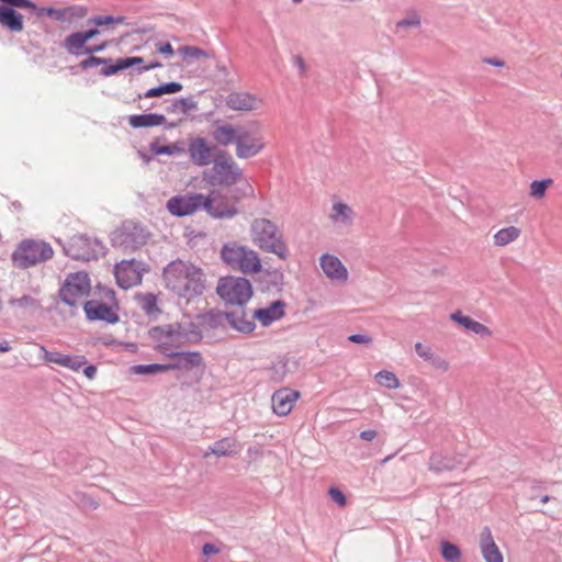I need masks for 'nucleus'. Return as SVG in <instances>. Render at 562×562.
Wrapping results in <instances>:
<instances>
[{"label":"nucleus","instance_id":"f257e3e1","mask_svg":"<svg viewBox=\"0 0 562 562\" xmlns=\"http://www.w3.org/2000/svg\"><path fill=\"white\" fill-rule=\"evenodd\" d=\"M164 281L167 289L188 301L202 294L205 288L203 270L180 259L171 261L165 268Z\"/></svg>","mask_w":562,"mask_h":562},{"label":"nucleus","instance_id":"f03ea898","mask_svg":"<svg viewBox=\"0 0 562 562\" xmlns=\"http://www.w3.org/2000/svg\"><path fill=\"white\" fill-rule=\"evenodd\" d=\"M249 239L263 252L288 260L290 248L279 225L266 217H255L249 224Z\"/></svg>","mask_w":562,"mask_h":562},{"label":"nucleus","instance_id":"7ed1b4c3","mask_svg":"<svg viewBox=\"0 0 562 562\" xmlns=\"http://www.w3.org/2000/svg\"><path fill=\"white\" fill-rule=\"evenodd\" d=\"M203 179L214 187H232L240 184L243 195L252 193V188L244 177L240 167L225 153H221L213 161V166L203 171Z\"/></svg>","mask_w":562,"mask_h":562},{"label":"nucleus","instance_id":"20e7f679","mask_svg":"<svg viewBox=\"0 0 562 562\" xmlns=\"http://www.w3.org/2000/svg\"><path fill=\"white\" fill-rule=\"evenodd\" d=\"M221 258L229 268L244 274L252 276L262 271L260 255L250 247L236 241L222 247Z\"/></svg>","mask_w":562,"mask_h":562},{"label":"nucleus","instance_id":"39448f33","mask_svg":"<svg viewBox=\"0 0 562 562\" xmlns=\"http://www.w3.org/2000/svg\"><path fill=\"white\" fill-rule=\"evenodd\" d=\"M148 336L154 349L167 358L184 348L189 341V334L178 324L156 326Z\"/></svg>","mask_w":562,"mask_h":562},{"label":"nucleus","instance_id":"423d86ee","mask_svg":"<svg viewBox=\"0 0 562 562\" xmlns=\"http://www.w3.org/2000/svg\"><path fill=\"white\" fill-rule=\"evenodd\" d=\"M216 293L226 304L243 306L251 299L254 290L248 279L227 276L218 280Z\"/></svg>","mask_w":562,"mask_h":562},{"label":"nucleus","instance_id":"0eeeda50","mask_svg":"<svg viewBox=\"0 0 562 562\" xmlns=\"http://www.w3.org/2000/svg\"><path fill=\"white\" fill-rule=\"evenodd\" d=\"M101 296L105 302L91 299L83 303L87 319L90 322L102 321L106 324L119 323V303L115 299V292L111 289H103Z\"/></svg>","mask_w":562,"mask_h":562},{"label":"nucleus","instance_id":"6e6552de","mask_svg":"<svg viewBox=\"0 0 562 562\" xmlns=\"http://www.w3.org/2000/svg\"><path fill=\"white\" fill-rule=\"evenodd\" d=\"M52 247L41 240H23L12 255L14 265L26 269L53 257Z\"/></svg>","mask_w":562,"mask_h":562},{"label":"nucleus","instance_id":"1a4fd4ad","mask_svg":"<svg viewBox=\"0 0 562 562\" xmlns=\"http://www.w3.org/2000/svg\"><path fill=\"white\" fill-rule=\"evenodd\" d=\"M239 199V196L229 199L220 191H212L204 196L202 207L213 217H233L237 214L236 203Z\"/></svg>","mask_w":562,"mask_h":562},{"label":"nucleus","instance_id":"9d476101","mask_svg":"<svg viewBox=\"0 0 562 562\" xmlns=\"http://www.w3.org/2000/svg\"><path fill=\"white\" fill-rule=\"evenodd\" d=\"M145 265L136 260H122L115 266L116 282L122 289L133 288L142 282Z\"/></svg>","mask_w":562,"mask_h":562},{"label":"nucleus","instance_id":"9b49d317","mask_svg":"<svg viewBox=\"0 0 562 562\" xmlns=\"http://www.w3.org/2000/svg\"><path fill=\"white\" fill-rule=\"evenodd\" d=\"M235 146L237 157L250 158L260 154L266 143L260 133L240 127Z\"/></svg>","mask_w":562,"mask_h":562},{"label":"nucleus","instance_id":"f8f14e48","mask_svg":"<svg viewBox=\"0 0 562 562\" xmlns=\"http://www.w3.org/2000/svg\"><path fill=\"white\" fill-rule=\"evenodd\" d=\"M171 362L167 363L168 371L177 370L190 372L194 370H204V358L200 351L183 350V348L169 357Z\"/></svg>","mask_w":562,"mask_h":562},{"label":"nucleus","instance_id":"ddd939ff","mask_svg":"<svg viewBox=\"0 0 562 562\" xmlns=\"http://www.w3.org/2000/svg\"><path fill=\"white\" fill-rule=\"evenodd\" d=\"M203 202L204 195L200 193L177 195L167 202V209L172 215L187 216L201 209Z\"/></svg>","mask_w":562,"mask_h":562},{"label":"nucleus","instance_id":"4468645a","mask_svg":"<svg viewBox=\"0 0 562 562\" xmlns=\"http://www.w3.org/2000/svg\"><path fill=\"white\" fill-rule=\"evenodd\" d=\"M72 258L89 261L103 252V246L97 238L80 234L72 238Z\"/></svg>","mask_w":562,"mask_h":562},{"label":"nucleus","instance_id":"2eb2a0df","mask_svg":"<svg viewBox=\"0 0 562 562\" xmlns=\"http://www.w3.org/2000/svg\"><path fill=\"white\" fill-rule=\"evenodd\" d=\"M214 147L203 137H193L188 143V155L193 165L204 167L213 160Z\"/></svg>","mask_w":562,"mask_h":562},{"label":"nucleus","instance_id":"dca6fc26","mask_svg":"<svg viewBox=\"0 0 562 562\" xmlns=\"http://www.w3.org/2000/svg\"><path fill=\"white\" fill-rule=\"evenodd\" d=\"M225 104L233 111L250 112L262 106V100L245 91L232 92L225 99Z\"/></svg>","mask_w":562,"mask_h":562},{"label":"nucleus","instance_id":"f3484780","mask_svg":"<svg viewBox=\"0 0 562 562\" xmlns=\"http://www.w3.org/2000/svg\"><path fill=\"white\" fill-rule=\"evenodd\" d=\"M319 266L324 274L331 281L346 282L349 278L347 268L335 255H322L319 258Z\"/></svg>","mask_w":562,"mask_h":562},{"label":"nucleus","instance_id":"a211bd4d","mask_svg":"<svg viewBox=\"0 0 562 562\" xmlns=\"http://www.w3.org/2000/svg\"><path fill=\"white\" fill-rule=\"evenodd\" d=\"M299 398V391L286 387L280 389L272 395V409L278 416H286L291 413Z\"/></svg>","mask_w":562,"mask_h":562},{"label":"nucleus","instance_id":"6ab92c4d","mask_svg":"<svg viewBox=\"0 0 562 562\" xmlns=\"http://www.w3.org/2000/svg\"><path fill=\"white\" fill-rule=\"evenodd\" d=\"M355 210L347 203L337 200L334 201L328 214L330 223L336 227H351L356 220Z\"/></svg>","mask_w":562,"mask_h":562},{"label":"nucleus","instance_id":"aec40b11","mask_svg":"<svg viewBox=\"0 0 562 562\" xmlns=\"http://www.w3.org/2000/svg\"><path fill=\"white\" fill-rule=\"evenodd\" d=\"M479 546L485 562H504L503 554L488 528H484L480 533Z\"/></svg>","mask_w":562,"mask_h":562},{"label":"nucleus","instance_id":"412c9836","mask_svg":"<svg viewBox=\"0 0 562 562\" xmlns=\"http://www.w3.org/2000/svg\"><path fill=\"white\" fill-rule=\"evenodd\" d=\"M100 32L98 29H90L86 32L72 33V50L77 54L101 52L105 48L106 44L102 43L94 46H86V43L98 35Z\"/></svg>","mask_w":562,"mask_h":562},{"label":"nucleus","instance_id":"4be33fe9","mask_svg":"<svg viewBox=\"0 0 562 562\" xmlns=\"http://www.w3.org/2000/svg\"><path fill=\"white\" fill-rule=\"evenodd\" d=\"M284 306L283 302L276 301L268 307L256 310L252 317H255L262 326H269L284 316Z\"/></svg>","mask_w":562,"mask_h":562},{"label":"nucleus","instance_id":"5701e85b","mask_svg":"<svg viewBox=\"0 0 562 562\" xmlns=\"http://www.w3.org/2000/svg\"><path fill=\"white\" fill-rule=\"evenodd\" d=\"M239 451V443L235 438L226 437L215 441L204 452L203 457L209 458L210 456L215 457H231Z\"/></svg>","mask_w":562,"mask_h":562},{"label":"nucleus","instance_id":"b1692460","mask_svg":"<svg viewBox=\"0 0 562 562\" xmlns=\"http://www.w3.org/2000/svg\"><path fill=\"white\" fill-rule=\"evenodd\" d=\"M450 318L464 329L481 337L488 338L493 335V331L486 325L471 318L470 316L463 315L460 311L452 313Z\"/></svg>","mask_w":562,"mask_h":562},{"label":"nucleus","instance_id":"393cba45","mask_svg":"<svg viewBox=\"0 0 562 562\" xmlns=\"http://www.w3.org/2000/svg\"><path fill=\"white\" fill-rule=\"evenodd\" d=\"M0 24L12 32H21L23 30V16L9 7L0 5Z\"/></svg>","mask_w":562,"mask_h":562},{"label":"nucleus","instance_id":"a878e982","mask_svg":"<svg viewBox=\"0 0 562 562\" xmlns=\"http://www.w3.org/2000/svg\"><path fill=\"white\" fill-rule=\"evenodd\" d=\"M238 133L239 128H236L231 124H222L216 126L213 131V138L217 144L228 146L231 144H236Z\"/></svg>","mask_w":562,"mask_h":562},{"label":"nucleus","instance_id":"bb28decb","mask_svg":"<svg viewBox=\"0 0 562 562\" xmlns=\"http://www.w3.org/2000/svg\"><path fill=\"white\" fill-rule=\"evenodd\" d=\"M165 121V116L157 113L136 114L128 117V123L134 128L159 126L162 125Z\"/></svg>","mask_w":562,"mask_h":562},{"label":"nucleus","instance_id":"cd10ccee","mask_svg":"<svg viewBox=\"0 0 562 562\" xmlns=\"http://www.w3.org/2000/svg\"><path fill=\"white\" fill-rule=\"evenodd\" d=\"M521 235V229L517 226H506L498 229L493 235V244L496 247H505L516 241Z\"/></svg>","mask_w":562,"mask_h":562},{"label":"nucleus","instance_id":"c85d7f7f","mask_svg":"<svg viewBox=\"0 0 562 562\" xmlns=\"http://www.w3.org/2000/svg\"><path fill=\"white\" fill-rule=\"evenodd\" d=\"M227 317H228L229 324L238 331L248 334V333H251L256 327L255 322H254L255 317H252V316L248 317L245 313H243L240 315L236 314V313H232Z\"/></svg>","mask_w":562,"mask_h":562},{"label":"nucleus","instance_id":"c756f323","mask_svg":"<svg viewBox=\"0 0 562 562\" xmlns=\"http://www.w3.org/2000/svg\"><path fill=\"white\" fill-rule=\"evenodd\" d=\"M182 85L179 82H168L159 87L148 89L144 94H139L138 98H158L162 94H173L182 90Z\"/></svg>","mask_w":562,"mask_h":562},{"label":"nucleus","instance_id":"7c9ffc66","mask_svg":"<svg viewBox=\"0 0 562 562\" xmlns=\"http://www.w3.org/2000/svg\"><path fill=\"white\" fill-rule=\"evenodd\" d=\"M91 283L87 273L77 272L72 274V297L86 296L90 293Z\"/></svg>","mask_w":562,"mask_h":562},{"label":"nucleus","instance_id":"2f4dec72","mask_svg":"<svg viewBox=\"0 0 562 562\" xmlns=\"http://www.w3.org/2000/svg\"><path fill=\"white\" fill-rule=\"evenodd\" d=\"M144 59L142 57H126L117 59L114 65H111L102 70L104 76H111L116 74L117 71L127 69L135 65L143 64Z\"/></svg>","mask_w":562,"mask_h":562},{"label":"nucleus","instance_id":"473e14b6","mask_svg":"<svg viewBox=\"0 0 562 562\" xmlns=\"http://www.w3.org/2000/svg\"><path fill=\"white\" fill-rule=\"evenodd\" d=\"M375 380L380 385L385 386L390 390L398 389L401 385L400 380L397 379L395 373L386 370L379 371L375 374Z\"/></svg>","mask_w":562,"mask_h":562},{"label":"nucleus","instance_id":"72a5a7b5","mask_svg":"<svg viewBox=\"0 0 562 562\" xmlns=\"http://www.w3.org/2000/svg\"><path fill=\"white\" fill-rule=\"evenodd\" d=\"M553 183L552 179L535 180L530 183L529 195L536 200L544 198L548 188Z\"/></svg>","mask_w":562,"mask_h":562},{"label":"nucleus","instance_id":"f704fd0d","mask_svg":"<svg viewBox=\"0 0 562 562\" xmlns=\"http://www.w3.org/2000/svg\"><path fill=\"white\" fill-rule=\"evenodd\" d=\"M168 371L167 363H154V364H137L131 368V372L134 374H157Z\"/></svg>","mask_w":562,"mask_h":562},{"label":"nucleus","instance_id":"c9c22d12","mask_svg":"<svg viewBox=\"0 0 562 562\" xmlns=\"http://www.w3.org/2000/svg\"><path fill=\"white\" fill-rule=\"evenodd\" d=\"M441 555L442 558L448 562H459L461 558V551L460 549L449 542V541H442L441 544Z\"/></svg>","mask_w":562,"mask_h":562},{"label":"nucleus","instance_id":"e433bc0d","mask_svg":"<svg viewBox=\"0 0 562 562\" xmlns=\"http://www.w3.org/2000/svg\"><path fill=\"white\" fill-rule=\"evenodd\" d=\"M195 108V103L188 99H178L167 109L169 113L186 114L188 111Z\"/></svg>","mask_w":562,"mask_h":562},{"label":"nucleus","instance_id":"4c0bfd02","mask_svg":"<svg viewBox=\"0 0 562 562\" xmlns=\"http://www.w3.org/2000/svg\"><path fill=\"white\" fill-rule=\"evenodd\" d=\"M43 351L45 352V356H44L45 361L50 362V363H56V364H59V366L66 367V368L70 367V357L69 356H65L59 352L47 351L44 348H43Z\"/></svg>","mask_w":562,"mask_h":562},{"label":"nucleus","instance_id":"58836bf2","mask_svg":"<svg viewBox=\"0 0 562 562\" xmlns=\"http://www.w3.org/2000/svg\"><path fill=\"white\" fill-rule=\"evenodd\" d=\"M178 53L184 60L198 59L205 56V53L196 46H181L178 48Z\"/></svg>","mask_w":562,"mask_h":562},{"label":"nucleus","instance_id":"ea45409f","mask_svg":"<svg viewBox=\"0 0 562 562\" xmlns=\"http://www.w3.org/2000/svg\"><path fill=\"white\" fill-rule=\"evenodd\" d=\"M420 24V18L417 13H412L405 19L398 21L396 23V29H408V27H417Z\"/></svg>","mask_w":562,"mask_h":562},{"label":"nucleus","instance_id":"a19ab883","mask_svg":"<svg viewBox=\"0 0 562 562\" xmlns=\"http://www.w3.org/2000/svg\"><path fill=\"white\" fill-rule=\"evenodd\" d=\"M91 22L97 26L110 25L113 23L122 24L124 22V18H122V16L113 18L112 15H100V16H97V18L90 20V23Z\"/></svg>","mask_w":562,"mask_h":562},{"label":"nucleus","instance_id":"79ce46f5","mask_svg":"<svg viewBox=\"0 0 562 562\" xmlns=\"http://www.w3.org/2000/svg\"><path fill=\"white\" fill-rule=\"evenodd\" d=\"M159 155H180L184 153V148L176 143L165 145L156 150Z\"/></svg>","mask_w":562,"mask_h":562},{"label":"nucleus","instance_id":"37998d69","mask_svg":"<svg viewBox=\"0 0 562 562\" xmlns=\"http://www.w3.org/2000/svg\"><path fill=\"white\" fill-rule=\"evenodd\" d=\"M140 304L143 310L147 313H151L156 310L157 299L154 294L147 293L140 297Z\"/></svg>","mask_w":562,"mask_h":562},{"label":"nucleus","instance_id":"c03bdc74","mask_svg":"<svg viewBox=\"0 0 562 562\" xmlns=\"http://www.w3.org/2000/svg\"><path fill=\"white\" fill-rule=\"evenodd\" d=\"M415 351L424 360L430 361L434 358V353H432L431 349L422 342L415 344Z\"/></svg>","mask_w":562,"mask_h":562},{"label":"nucleus","instance_id":"a18cd8bd","mask_svg":"<svg viewBox=\"0 0 562 562\" xmlns=\"http://www.w3.org/2000/svg\"><path fill=\"white\" fill-rule=\"evenodd\" d=\"M328 494L330 496V498L336 503L338 504L340 507H344L347 503L346 501V496L344 495V493L338 490L337 487H334L331 486L328 491Z\"/></svg>","mask_w":562,"mask_h":562},{"label":"nucleus","instance_id":"49530a36","mask_svg":"<svg viewBox=\"0 0 562 562\" xmlns=\"http://www.w3.org/2000/svg\"><path fill=\"white\" fill-rule=\"evenodd\" d=\"M10 304L14 306H35L37 302L32 296L24 295L20 299L11 300Z\"/></svg>","mask_w":562,"mask_h":562},{"label":"nucleus","instance_id":"de8ad7c7","mask_svg":"<svg viewBox=\"0 0 562 562\" xmlns=\"http://www.w3.org/2000/svg\"><path fill=\"white\" fill-rule=\"evenodd\" d=\"M4 3L11 4L16 8H25V9H32L36 10L35 3L29 1V0H1Z\"/></svg>","mask_w":562,"mask_h":562},{"label":"nucleus","instance_id":"09e8293b","mask_svg":"<svg viewBox=\"0 0 562 562\" xmlns=\"http://www.w3.org/2000/svg\"><path fill=\"white\" fill-rule=\"evenodd\" d=\"M67 10H56L53 8H42L40 9V14H47L49 16H54L57 20H63L66 15Z\"/></svg>","mask_w":562,"mask_h":562},{"label":"nucleus","instance_id":"8fccbe9b","mask_svg":"<svg viewBox=\"0 0 562 562\" xmlns=\"http://www.w3.org/2000/svg\"><path fill=\"white\" fill-rule=\"evenodd\" d=\"M105 60L102 59V58H99V57H94V56H89L88 58L83 59L81 63H80V67L82 69H88L90 67H95L100 64H103Z\"/></svg>","mask_w":562,"mask_h":562},{"label":"nucleus","instance_id":"3c124183","mask_svg":"<svg viewBox=\"0 0 562 562\" xmlns=\"http://www.w3.org/2000/svg\"><path fill=\"white\" fill-rule=\"evenodd\" d=\"M348 340L351 342H355V344H362V345H370L372 342V338L370 336L360 335V334L350 335L348 337Z\"/></svg>","mask_w":562,"mask_h":562},{"label":"nucleus","instance_id":"603ef678","mask_svg":"<svg viewBox=\"0 0 562 562\" xmlns=\"http://www.w3.org/2000/svg\"><path fill=\"white\" fill-rule=\"evenodd\" d=\"M156 49L158 53L169 57L175 54V50L170 43H158L156 44Z\"/></svg>","mask_w":562,"mask_h":562},{"label":"nucleus","instance_id":"864d4df0","mask_svg":"<svg viewBox=\"0 0 562 562\" xmlns=\"http://www.w3.org/2000/svg\"><path fill=\"white\" fill-rule=\"evenodd\" d=\"M202 552L205 557H210L212 554L218 553L220 550L212 543H205L202 548Z\"/></svg>","mask_w":562,"mask_h":562},{"label":"nucleus","instance_id":"5fc2aeb1","mask_svg":"<svg viewBox=\"0 0 562 562\" xmlns=\"http://www.w3.org/2000/svg\"><path fill=\"white\" fill-rule=\"evenodd\" d=\"M482 61L484 64H488V65H492V66L498 67V68H502V67L505 66V61L499 59V58H487V57H485V58L482 59Z\"/></svg>","mask_w":562,"mask_h":562},{"label":"nucleus","instance_id":"6e6d98bb","mask_svg":"<svg viewBox=\"0 0 562 562\" xmlns=\"http://www.w3.org/2000/svg\"><path fill=\"white\" fill-rule=\"evenodd\" d=\"M83 374H85L89 380L94 379V376H95V374H97V367H95V366H92V364H89V366L83 367Z\"/></svg>","mask_w":562,"mask_h":562},{"label":"nucleus","instance_id":"4d7b16f0","mask_svg":"<svg viewBox=\"0 0 562 562\" xmlns=\"http://www.w3.org/2000/svg\"><path fill=\"white\" fill-rule=\"evenodd\" d=\"M376 437V431L373 429L363 430L360 432V438L366 441H372Z\"/></svg>","mask_w":562,"mask_h":562},{"label":"nucleus","instance_id":"13d9d810","mask_svg":"<svg viewBox=\"0 0 562 562\" xmlns=\"http://www.w3.org/2000/svg\"><path fill=\"white\" fill-rule=\"evenodd\" d=\"M85 363H86V361L82 357H77V358L72 359V364H71L72 371H79L85 366Z\"/></svg>","mask_w":562,"mask_h":562},{"label":"nucleus","instance_id":"bf43d9fd","mask_svg":"<svg viewBox=\"0 0 562 562\" xmlns=\"http://www.w3.org/2000/svg\"><path fill=\"white\" fill-rule=\"evenodd\" d=\"M434 364L436 366V368H438L442 371H447L450 368L449 362L443 359H437L436 361H434Z\"/></svg>","mask_w":562,"mask_h":562},{"label":"nucleus","instance_id":"052dcab7","mask_svg":"<svg viewBox=\"0 0 562 562\" xmlns=\"http://www.w3.org/2000/svg\"><path fill=\"white\" fill-rule=\"evenodd\" d=\"M70 285V282L68 279L65 280L64 282V286L61 288L60 290V296L61 299L66 302V303H70V301L67 299V292H68V286Z\"/></svg>","mask_w":562,"mask_h":562},{"label":"nucleus","instance_id":"680f3d73","mask_svg":"<svg viewBox=\"0 0 562 562\" xmlns=\"http://www.w3.org/2000/svg\"><path fill=\"white\" fill-rule=\"evenodd\" d=\"M437 459H438V457H431L429 468L432 471L439 472V471H442L445 468L436 464Z\"/></svg>","mask_w":562,"mask_h":562},{"label":"nucleus","instance_id":"e2e57ef3","mask_svg":"<svg viewBox=\"0 0 562 562\" xmlns=\"http://www.w3.org/2000/svg\"><path fill=\"white\" fill-rule=\"evenodd\" d=\"M11 350V346L8 341L0 342V352H8Z\"/></svg>","mask_w":562,"mask_h":562},{"label":"nucleus","instance_id":"0e129e2a","mask_svg":"<svg viewBox=\"0 0 562 562\" xmlns=\"http://www.w3.org/2000/svg\"><path fill=\"white\" fill-rule=\"evenodd\" d=\"M162 65L158 61L156 63H151L150 65H147L145 66L143 69L144 70H150V69H154V68H158V67H161Z\"/></svg>","mask_w":562,"mask_h":562},{"label":"nucleus","instance_id":"69168bd1","mask_svg":"<svg viewBox=\"0 0 562 562\" xmlns=\"http://www.w3.org/2000/svg\"><path fill=\"white\" fill-rule=\"evenodd\" d=\"M550 501V497L548 495H544L542 498H541V502L542 503H548Z\"/></svg>","mask_w":562,"mask_h":562},{"label":"nucleus","instance_id":"338daca9","mask_svg":"<svg viewBox=\"0 0 562 562\" xmlns=\"http://www.w3.org/2000/svg\"><path fill=\"white\" fill-rule=\"evenodd\" d=\"M297 61H299V66L304 69V64H303V60L302 58H297Z\"/></svg>","mask_w":562,"mask_h":562},{"label":"nucleus","instance_id":"774afa93","mask_svg":"<svg viewBox=\"0 0 562 562\" xmlns=\"http://www.w3.org/2000/svg\"><path fill=\"white\" fill-rule=\"evenodd\" d=\"M65 45L68 46L70 45V36L66 37L65 38Z\"/></svg>","mask_w":562,"mask_h":562}]
</instances>
